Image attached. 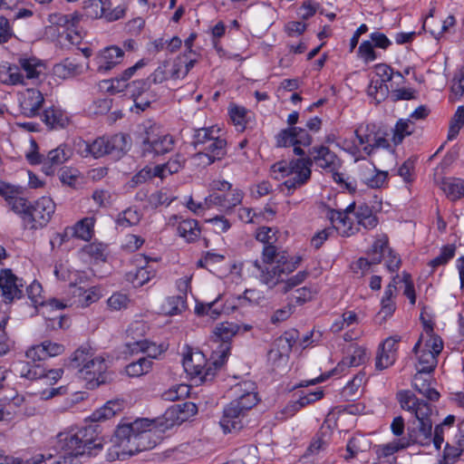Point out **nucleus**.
<instances>
[{"label": "nucleus", "instance_id": "35", "mask_svg": "<svg viewBox=\"0 0 464 464\" xmlns=\"http://www.w3.org/2000/svg\"><path fill=\"white\" fill-rule=\"evenodd\" d=\"M396 281L393 279L392 283H390L383 293V296L381 300V309L377 314V319L380 323L385 322L390 318L396 310V304L394 297L396 295Z\"/></svg>", "mask_w": 464, "mask_h": 464}, {"label": "nucleus", "instance_id": "25", "mask_svg": "<svg viewBox=\"0 0 464 464\" xmlns=\"http://www.w3.org/2000/svg\"><path fill=\"white\" fill-rule=\"evenodd\" d=\"M401 342L400 335L387 337L379 346L375 367L377 370H384L391 367L396 361L398 344Z\"/></svg>", "mask_w": 464, "mask_h": 464}, {"label": "nucleus", "instance_id": "4", "mask_svg": "<svg viewBox=\"0 0 464 464\" xmlns=\"http://www.w3.org/2000/svg\"><path fill=\"white\" fill-rule=\"evenodd\" d=\"M232 401L224 409L219 425L224 433L237 431L243 427V418L247 411L259 401L257 388L252 381H243L231 390Z\"/></svg>", "mask_w": 464, "mask_h": 464}, {"label": "nucleus", "instance_id": "28", "mask_svg": "<svg viewBox=\"0 0 464 464\" xmlns=\"http://www.w3.org/2000/svg\"><path fill=\"white\" fill-rule=\"evenodd\" d=\"M23 288V280L15 276L10 269H4L0 272V290L6 300L12 301L20 298Z\"/></svg>", "mask_w": 464, "mask_h": 464}, {"label": "nucleus", "instance_id": "9", "mask_svg": "<svg viewBox=\"0 0 464 464\" xmlns=\"http://www.w3.org/2000/svg\"><path fill=\"white\" fill-rule=\"evenodd\" d=\"M74 146L82 157L92 156L101 158L106 154L120 156L130 148V139L124 134H115L111 137H99L92 143L82 139L74 141Z\"/></svg>", "mask_w": 464, "mask_h": 464}, {"label": "nucleus", "instance_id": "49", "mask_svg": "<svg viewBox=\"0 0 464 464\" xmlns=\"http://www.w3.org/2000/svg\"><path fill=\"white\" fill-rule=\"evenodd\" d=\"M366 375L364 372L357 373L346 385L343 388L342 395L347 401L353 400L354 397L359 395L362 390L363 385L366 383Z\"/></svg>", "mask_w": 464, "mask_h": 464}, {"label": "nucleus", "instance_id": "15", "mask_svg": "<svg viewBox=\"0 0 464 464\" xmlns=\"http://www.w3.org/2000/svg\"><path fill=\"white\" fill-rule=\"evenodd\" d=\"M56 209L54 201L50 197H41L31 204L29 214L25 217L24 229L38 230L48 225Z\"/></svg>", "mask_w": 464, "mask_h": 464}, {"label": "nucleus", "instance_id": "20", "mask_svg": "<svg viewBox=\"0 0 464 464\" xmlns=\"http://www.w3.org/2000/svg\"><path fill=\"white\" fill-rule=\"evenodd\" d=\"M359 324L360 318L358 314L348 310L334 320L331 331L335 334L344 331L343 339L347 342L358 340L362 335Z\"/></svg>", "mask_w": 464, "mask_h": 464}, {"label": "nucleus", "instance_id": "33", "mask_svg": "<svg viewBox=\"0 0 464 464\" xmlns=\"http://www.w3.org/2000/svg\"><path fill=\"white\" fill-rule=\"evenodd\" d=\"M64 350L65 348L63 343L46 340L27 350L26 357L34 361H42L58 356L63 353Z\"/></svg>", "mask_w": 464, "mask_h": 464}, {"label": "nucleus", "instance_id": "61", "mask_svg": "<svg viewBox=\"0 0 464 464\" xmlns=\"http://www.w3.org/2000/svg\"><path fill=\"white\" fill-rule=\"evenodd\" d=\"M464 126V106H459L450 120L447 140H453Z\"/></svg>", "mask_w": 464, "mask_h": 464}, {"label": "nucleus", "instance_id": "63", "mask_svg": "<svg viewBox=\"0 0 464 464\" xmlns=\"http://www.w3.org/2000/svg\"><path fill=\"white\" fill-rule=\"evenodd\" d=\"M190 392V387L185 383H179L172 385L167 391H165L162 394V397L166 401H179L185 399L188 396Z\"/></svg>", "mask_w": 464, "mask_h": 464}, {"label": "nucleus", "instance_id": "41", "mask_svg": "<svg viewBox=\"0 0 464 464\" xmlns=\"http://www.w3.org/2000/svg\"><path fill=\"white\" fill-rule=\"evenodd\" d=\"M44 121L51 128H63L69 123V116L60 107L53 105L44 111Z\"/></svg>", "mask_w": 464, "mask_h": 464}, {"label": "nucleus", "instance_id": "52", "mask_svg": "<svg viewBox=\"0 0 464 464\" xmlns=\"http://www.w3.org/2000/svg\"><path fill=\"white\" fill-rule=\"evenodd\" d=\"M111 5L110 0H88L84 5L85 15L92 19L103 18L105 8Z\"/></svg>", "mask_w": 464, "mask_h": 464}, {"label": "nucleus", "instance_id": "14", "mask_svg": "<svg viewBox=\"0 0 464 464\" xmlns=\"http://www.w3.org/2000/svg\"><path fill=\"white\" fill-rule=\"evenodd\" d=\"M41 293L42 285L38 282H33L27 287L28 296L34 305L38 309V313L52 322L58 320L57 324L59 327H62L61 312L67 307V304L56 299H51L48 302H44Z\"/></svg>", "mask_w": 464, "mask_h": 464}, {"label": "nucleus", "instance_id": "19", "mask_svg": "<svg viewBox=\"0 0 464 464\" xmlns=\"http://www.w3.org/2000/svg\"><path fill=\"white\" fill-rule=\"evenodd\" d=\"M302 257L300 256H289L282 253L281 257L277 259V265L273 267V271L264 272L260 275V280L269 286L276 285L283 280L284 276H287L300 265Z\"/></svg>", "mask_w": 464, "mask_h": 464}, {"label": "nucleus", "instance_id": "6", "mask_svg": "<svg viewBox=\"0 0 464 464\" xmlns=\"http://www.w3.org/2000/svg\"><path fill=\"white\" fill-rule=\"evenodd\" d=\"M72 362L88 389H94L111 380L107 359L88 347L77 349L72 355Z\"/></svg>", "mask_w": 464, "mask_h": 464}, {"label": "nucleus", "instance_id": "50", "mask_svg": "<svg viewBox=\"0 0 464 464\" xmlns=\"http://www.w3.org/2000/svg\"><path fill=\"white\" fill-rule=\"evenodd\" d=\"M423 372L417 371L413 377V387L421 395L431 401H437L440 399V393L434 388L430 386L429 381L422 376Z\"/></svg>", "mask_w": 464, "mask_h": 464}, {"label": "nucleus", "instance_id": "51", "mask_svg": "<svg viewBox=\"0 0 464 464\" xmlns=\"http://www.w3.org/2000/svg\"><path fill=\"white\" fill-rule=\"evenodd\" d=\"M19 65L29 79L37 78L45 69L44 63L36 57H21Z\"/></svg>", "mask_w": 464, "mask_h": 464}, {"label": "nucleus", "instance_id": "40", "mask_svg": "<svg viewBox=\"0 0 464 464\" xmlns=\"http://www.w3.org/2000/svg\"><path fill=\"white\" fill-rule=\"evenodd\" d=\"M362 179L363 183L371 188H383L388 185V172L380 170L373 166L368 168L362 172Z\"/></svg>", "mask_w": 464, "mask_h": 464}, {"label": "nucleus", "instance_id": "2", "mask_svg": "<svg viewBox=\"0 0 464 464\" xmlns=\"http://www.w3.org/2000/svg\"><path fill=\"white\" fill-rule=\"evenodd\" d=\"M170 425L161 420L137 419L120 424L115 431L122 454L134 455L154 448Z\"/></svg>", "mask_w": 464, "mask_h": 464}, {"label": "nucleus", "instance_id": "36", "mask_svg": "<svg viewBox=\"0 0 464 464\" xmlns=\"http://www.w3.org/2000/svg\"><path fill=\"white\" fill-rule=\"evenodd\" d=\"M72 157V150L67 145H60L56 149L50 150L44 159L43 171L46 175L53 173V166L60 165L67 161Z\"/></svg>", "mask_w": 464, "mask_h": 464}, {"label": "nucleus", "instance_id": "55", "mask_svg": "<svg viewBox=\"0 0 464 464\" xmlns=\"http://www.w3.org/2000/svg\"><path fill=\"white\" fill-rule=\"evenodd\" d=\"M152 368V361L142 357L137 362L129 363L125 367V372L129 377H140L147 374Z\"/></svg>", "mask_w": 464, "mask_h": 464}, {"label": "nucleus", "instance_id": "45", "mask_svg": "<svg viewBox=\"0 0 464 464\" xmlns=\"http://www.w3.org/2000/svg\"><path fill=\"white\" fill-rule=\"evenodd\" d=\"M440 188L447 198L452 201L464 197V179L447 178L442 180Z\"/></svg>", "mask_w": 464, "mask_h": 464}, {"label": "nucleus", "instance_id": "7", "mask_svg": "<svg viewBox=\"0 0 464 464\" xmlns=\"http://www.w3.org/2000/svg\"><path fill=\"white\" fill-rule=\"evenodd\" d=\"M374 126H360L354 131V139L339 138L335 145L351 154L355 160L370 155L377 149H390L389 140L377 133Z\"/></svg>", "mask_w": 464, "mask_h": 464}, {"label": "nucleus", "instance_id": "54", "mask_svg": "<svg viewBox=\"0 0 464 464\" xmlns=\"http://www.w3.org/2000/svg\"><path fill=\"white\" fill-rule=\"evenodd\" d=\"M226 140L220 138V132L210 139L202 150L212 157L214 160H220L226 154Z\"/></svg>", "mask_w": 464, "mask_h": 464}, {"label": "nucleus", "instance_id": "5", "mask_svg": "<svg viewBox=\"0 0 464 464\" xmlns=\"http://www.w3.org/2000/svg\"><path fill=\"white\" fill-rule=\"evenodd\" d=\"M422 332L413 347L416 359V370L420 372H431L438 364V356L443 350L444 343L441 337L434 333L433 323L420 317Z\"/></svg>", "mask_w": 464, "mask_h": 464}, {"label": "nucleus", "instance_id": "32", "mask_svg": "<svg viewBox=\"0 0 464 464\" xmlns=\"http://www.w3.org/2000/svg\"><path fill=\"white\" fill-rule=\"evenodd\" d=\"M310 156L317 168L334 171L340 167L341 161L336 154L325 146H315L310 150Z\"/></svg>", "mask_w": 464, "mask_h": 464}, {"label": "nucleus", "instance_id": "44", "mask_svg": "<svg viewBox=\"0 0 464 464\" xmlns=\"http://www.w3.org/2000/svg\"><path fill=\"white\" fill-rule=\"evenodd\" d=\"M281 256L282 253H278L275 246L266 245L262 252V261L266 265V267L263 268L257 260L254 262V266L260 271V275L262 274V270L264 272L273 271V267L276 266L277 259L281 257Z\"/></svg>", "mask_w": 464, "mask_h": 464}, {"label": "nucleus", "instance_id": "64", "mask_svg": "<svg viewBox=\"0 0 464 464\" xmlns=\"http://www.w3.org/2000/svg\"><path fill=\"white\" fill-rule=\"evenodd\" d=\"M234 298L237 307L245 306L247 304H259L264 296L263 294L256 289H246L243 295L232 296Z\"/></svg>", "mask_w": 464, "mask_h": 464}, {"label": "nucleus", "instance_id": "56", "mask_svg": "<svg viewBox=\"0 0 464 464\" xmlns=\"http://www.w3.org/2000/svg\"><path fill=\"white\" fill-rule=\"evenodd\" d=\"M156 275L155 269L148 264L146 261V265L140 266L136 269V272L132 275L130 274V281L134 286H142L146 283H148L151 278H153Z\"/></svg>", "mask_w": 464, "mask_h": 464}, {"label": "nucleus", "instance_id": "29", "mask_svg": "<svg viewBox=\"0 0 464 464\" xmlns=\"http://www.w3.org/2000/svg\"><path fill=\"white\" fill-rule=\"evenodd\" d=\"M131 97L134 102L132 111L137 113L145 111L150 105L154 96L150 92V84L147 81H134L130 85Z\"/></svg>", "mask_w": 464, "mask_h": 464}, {"label": "nucleus", "instance_id": "27", "mask_svg": "<svg viewBox=\"0 0 464 464\" xmlns=\"http://www.w3.org/2000/svg\"><path fill=\"white\" fill-rule=\"evenodd\" d=\"M464 455V420L459 425L458 431L445 445L442 460L443 464H455Z\"/></svg>", "mask_w": 464, "mask_h": 464}, {"label": "nucleus", "instance_id": "23", "mask_svg": "<svg viewBox=\"0 0 464 464\" xmlns=\"http://www.w3.org/2000/svg\"><path fill=\"white\" fill-rule=\"evenodd\" d=\"M17 100L21 113L29 118L34 117L39 113L44 102L42 92L34 88L19 92Z\"/></svg>", "mask_w": 464, "mask_h": 464}, {"label": "nucleus", "instance_id": "31", "mask_svg": "<svg viewBox=\"0 0 464 464\" xmlns=\"http://www.w3.org/2000/svg\"><path fill=\"white\" fill-rule=\"evenodd\" d=\"M405 449H407V444L401 438L376 445L374 452L378 464H396L397 453Z\"/></svg>", "mask_w": 464, "mask_h": 464}, {"label": "nucleus", "instance_id": "37", "mask_svg": "<svg viewBox=\"0 0 464 464\" xmlns=\"http://www.w3.org/2000/svg\"><path fill=\"white\" fill-rule=\"evenodd\" d=\"M388 251H390L388 237L384 234L378 235L368 252V257L360 258L359 263L361 266H362V264H378Z\"/></svg>", "mask_w": 464, "mask_h": 464}, {"label": "nucleus", "instance_id": "10", "mask_svg": "<svg viewBox=\"0 0 464 464\" xmlns=\"http://www.w3.org/2000/svg\"><path fill=\"white\" fill-rule=\"evenodd\" d=\"M210 359L211 362H208L205 354L198 350L190 351L184 356L183 368L196 385L212 381L217 371L224 364L218 357L214 358V351Z\"/></svg>", "mask_w": 464, "mask_h": 464}, {"label": "nucleus", "instance_id": "48", "mask_svg": "<svg viewBox=\"0 0 464 464\" xmlns=\"http://www.w3.org/2000/svg\"><path fill=\"white\" fill-rule=\"evenodd\" d=\"M415 124L411 119H400L397 121L393 130L392 141L396 146L414 132Z\"/></svg>", "mask_w": 464, "mask_h": 464}, {"label": "nucleus", "instance_id": "57", "mask_svg": "<svg viewBox=\"0 0 464 464\" xmlns=\"http://www.w3.org/2000/svg\"><path fill=\"white\" fill-rule=\"evenodd\" d=\"M276 144L279 147H294V152L296 155H303L304 150L296 146V140H295L294 130L292 127L281 130L276 136Z\"/></svg>", "mask_w": 464, "mask_h": 464}, {"label": "nucleus", "instance_id": "42", "mask_svg": "<svg viewBox=\"0 0 464 464\" xmlns=\"http://www.w3.org/2000/svg\"><path fill=\"white\" fill-rule=\"evenodd\" d=\"M24 76L17 65L4 62L0 64V82L6 85L23 83Z\"/></svg>", "mask_w": 464, "mask_h": 464}, {"label": "nucleus", "instance_id": "30", "mask_svg": "<svg viewBox=\"0 0 464 464\" xmlns=\"http://www.w3.org/2000/svg\"><path fill=\"white\" fill-rule=\"evenodd\" d=\"M70 292L73 300L70 304L66 302L67 306L76 304L79 306L87 307L98 302L103 295L102 289L97 285L85 289L73 284L70 285Z\"/></svg>", "mask_w": 464, "mask_h": 464}, {"label": "nucleus", "instance_id": "21", "mask_svg": "<svg viewBox=\"0 0 464 464\" xmlns=\"http://www.w3.org/2000/svg\"><path fill=\"white\" fill-rule=\"evenodd\" d=\"M237 308V304L232 298L219 294L213 301L208 303L197 304L195 312L198 315H208L216 319L224 314H229Z\"/></svg>", "mask_w": 464, "mask_h": 464}, {"label": "nucleus", "instance_id": "53", "mask_svg": "<svg viewBox=\"0 0 464 464\" xmlns=\"http://www.w3.org/2000/svg\"><path fill=\"white\" fill-rule=\"evenodd\" d=\"M230 119L238 131H243L248 121L249 111L238 105L232 104L228 108Z\"/></svg>", "mask_w": 464, "mask_h": 464}, {"label": "nucleus", "instance_id": "47", "mask_svg": "<svg viewBox=\"0 0 464 464\" xmlns=\"http://www.w3.org/2000/svg\"><path fill=\"white\" fill-rule=\"evenodd\" d=\"M82 66L70 59H65L53 67V74L61 79H69L82 72Z\"/></svg>", "mask_w": 464, "mask_h": 464}, {"label": "nucleus", "instance_id": "26", "mask_svg": "<svg viewBox=\"0 0 464 464\" xmlns=\"http://www.w3.org/2000/svg\"><path fill=\"white\" fill-rule=\"evenodd\" d=\"M294 341L286 335L278 337L268 352V361L276 368L287 365Z\"/></svg>", "mask_w": 464, "mask_h": 464}, {"label": "nucleus", "instance_id": "18", "mask_svg": "<svg viewBox=\"0 0 464 464\" xmlns=\"http://www.w3.org/2000/svg\"><path fill=\"white\" fill-rule=\"evenodd\" d=\"M355 215L354 202L349 204L343 211L330 209L327 213L333 229H335L343 237H349L357 229Z\"/></svg>", "mask_w": 464, "mask_h": 464}, {"label": "nucleus", "instance_id": "34", "mask_svg": "<svg viewBox=\"0 0 464 464\" xmlns=\"http://www.w3.org/2000/svg\"><path fill=\"white\" fill-rule=\"evenodd\" d=\"M226 195L220 193H210L208 201L214 203L215 207L222 210L231 211L235 207L238 206L244 198V192L240 188H231Z\"/></svg>", "mask_w": 464, "mask_h": 464}, {"label": "nucleus", "instance_id": "62", "mask_svg": "<svg viewBox=\"0 0 464 464\" xmlns=\"http://www.w3.org/2000/svg\"><path fill=\"white\" fill-rule=\"evenodd\" d=\"M31 204L32 203H30L25 198L22 197V195H18L14 199L7 204L12 211L20 217L24 227L26 223L25 217L29 214Z\"/></svg>", "mask_w": 464, "mask_h": 464}, {"label": "nucleus", "instance_id": "8", "mask_svg": "<svg viewBox=\"0 0 464 464\" xmlns=\"http://www.w3.org/2000/svg\"><path fill=\"white\" fill-rule=\"evenodd\" d=\"M271 174L274 179L283 180L282 186L290 191L310 179L311 163L304 159L280 160L271 166Z\"/></svg>", "mask_w": 464, "mask_h": 464}, {"label": "nucleus", "instance_id": "59", "mask_svg": "<svg viewBox=\"0 0 464 464\" xmlns=\"http://www.w3.org/2000/svg\"><path fill=\"white\" fill-rule=\"evenodd\" d=\"M220 131L221 129L217 125L197 130L193 140L195 148L198 149L199 146H202L203 148L208 142H209L210 139L218 134Z\"/></svg>", "mask_w": 464, "mask_h": 464}, {"label": "nucleus", "instance_id": "43", "mask_svg": "<svg viewBox=\"0 0 464 464\" xmlns=\"http://www.w3.org/2000/svg\"><path fill=\"white\" fill-rule=\"evenodd\" d=\"M131 352H143L150 358H158L167 350L165 343L156 344L148 340H140L129 344Z\"/></svg>", "mask_w": 464, "mask_h": 464}, {"label": "nucleus", "instance_id": "17", "mask_svg": "<svg viewBox=\"0 0 464 464\" xmlns=\"http://www.w3.org/2000/svg\"><path fill=\"white\" fill-rule=\"evenodd\" d=\"M95 218L93 217L83 218L73 226L65 227L63 233L55 234L51 239V245L53 247L55 245H62L70 237L82 239L83 241H90L94 234Z\"/></svg>", "mask_w": 464, "mask_h": 464}, {"label": "nucleus", "instance_id": "22", "mask_svg": "<svg viewBox=\"0 0 464 464\" xmlns=\"http://www.w3.org/2000/svg\"><path fill=\"white\" fill-rule=\"evenodd\" d=\"M18 366L22 377L39 380L46 385L55 384L63 375V369L45 370L40 365H32L28 362H21Z\"/></svg>", "mask_w": 464, "mask_h": 464}, {"label": "nucleus", "instance_id": "60", "mask_svg": "<svg viewBox=\"0 0 464 464\" xmlns=\"http://www.w3.org/2000/svg\"><path fill=\"white\" fill-rule=\"evenodd\" d=\"M356 227L362 226L364 228H372L377 225V219L372 215V210L366 206H360L356 208Z\"/></svg>", "mask_w": 464, "mask_h": 464}, {"label": "nucleus", "instance_id": "58", "mask_svg": "<svg viewBox=\"0 0 464 464\" xmlns=\"http://www.w3.org/2000/svg\"><path fill=\"white\" fill-rule=\"evenodd\" d=\"M185 308V300L182 296H169L161 304V313L167 315L179 314Z\"/></svg>", "mask_w": 464, "mask_h": 464}, {"label": "nucleus", "instance_id": "13", "mask_svg": "<svg viewBox=\"0 0 464 464\" xmlns=\"http://www.w3.org/2000/svg\"><path fill=\"white\" fill-rule=\"evenodd\" d=\"M142 150L144 153L162 155L172 150L174 138L166 133L161 127L150 121L143 124Z\"/></svg>", "mask_w": 464, "mask_h": 464}, {"label": "nucleus", "instance_id": "46", "mask_svg": "<svg viewBox=\"0 0 464 464\" xmlns=\"http://www.w3.org/2000/svg\"><path fill=\"white\" fill-rule=\"evenodd\" d=\"M142 218V213L136 208H128L121 211L115 218V224L118 227L128 228L137 226Z\"/></svg>", "mask_w": 464, "mask_h": 464}, {"label": "nucleus", "instance_id": "38", "mask_svg": "<svg viewBox=\"0 0 464 464\" xmlns=\"http://www.w3.org/2000/svg\"><path fill=\"white\" fill-rule=\"evenodd\" d=\"M174 216L169 218V223L174 221L178 223V233L187 242H194L200 236V228L198 223L195 219H182Z\"/></svg>", "mask_w": 464, "mask_h": 464}, {"label": "nucleus", "instance_id": "39", "mask_svg": "<svg viewBox=\"0 0 464 464\" xmlns=\"http://www.w3.org/2000/svg\"><path fill=\"white\" fill-rule=\"evenodd\" d=\"M82 18V14L79 12L70 14L53 13L49 14L48 21L51 26L62 27L63 29L76 28Z\"/></svg>", "mask_w": 464, "mask_h": 464}, {"label": "nucleus", "instance_id": "24", "mask_svg": "<svg viewBox=\"0 0 464 464\" xmlns=\"http://www.w3.org/2000/svg\"><path fill=\"white\" fill-rule=\"evenodd\" d=\"M123 57V50L116 45L107 46L100 50L94 58L97 72L107 73L119 65Z\"/></svg>", "mask_w": 464, "mask_h": 464}, {"label": "nucleus", "instance_id": "12", "mask_svg": "<svg viewBox=\"0 0 464 464\" xmlns=\"http://www.w3.org/2000/svg\"><path fill=\"white\" fill-rule=\"evenodd\" d=\"M37 413V408L32 402V396L15 393L12 397L0 399V422L9 423L22 420Z\"/></svg>", "mask_w": 464, "mask_h": 464}, {"label": "nucleus", "instance_id": "1", "mask_svg": "<svg viewBox=\"0 0 464 464\" xmlns=\"http://www.w3.org/2000/svg\"><path fill=\"white\" fill-rule=\"evenodd\" d=\"M123 408V400L109 401L88 417L90 424L60 432L57 435L56 448L62 456L50 464H81L82 459L97 455L105 443L102 427L97 422L110 420Z\"/></svg>", "mask_w": 464, "mask_h": 464}, {"label": "nucleus", "instance_id": "16", "mask_svg": "<svg viewBox=\"0 0 464 464\" xmlns=\"http://www.w3.org/2000/svg\"><path fill=\"white\" fill-rule=\"evenodd\" d=\"M240 326L232 322H223L218 324L214 329L213 347L214 358L218 357L221 363H225L230 352L229 341L239 331Z\"/></svg>", "mask_w": 464, "mask_h": 464}, {"label": "nucleus", "instance_id": "3", "mask_svg": "<svg viewBox=\"0 0 464 464\" xmlns=\"http://www.w3.org/2000/svg\"><path fill=\"white\" fill-rule=\"evenodd\" d=\"M396 398L401 408L410 412L416 418L417 423L407 429V435L401 438L407 444V449L411 445L422 447L432 443V421L430 415L431 406L427 401L415 396L411 391H400Z\"/></svg>", "mask_w": 464, "mask_h": 464}, {"label": "nucleus", "instance_id": "11", "mask_svg": "<svg viewBox=\"0 0 464 464\" xmlns=\"http://www.w3.org/2000/svg\"><path fill=\"white\" fill-rule=\"evenodd\" d=\"M369 360L367 349L356 343L347 347L341 362L331 371L320 374L318 377L309 381H303L297 386L306 387L326 381L332 376H340L344 374L350 368L358 367L364 364Z\"/></svg>", "mask_w": 464, "mask_h": 464}]
</instances>
